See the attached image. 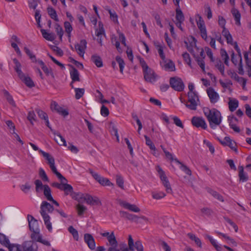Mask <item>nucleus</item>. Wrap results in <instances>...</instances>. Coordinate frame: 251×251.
<instances>
[{"label": "nucleus", "mask_w": 251, "mask_h": 251, "mask_svg": "<svg viewBox=\"0 0 251 251\" xmlns=\"http://www.w3.org/2000/svg\"><path fill=\"white\" fill-rule=\"evenodd\" d=\"M203 112L209 122L210 127L215 129L222 123V116L221 112L215 108L209 109L207 107L203 108Z\"/></svg>", "instance_id": "f257e3e1"}, {"label": "nucleus", "mask_w": 251, "mask_h": 251, "mask_svg": "<svg viewBox=\"0 0 251 251\" xmlns=\"http://www.w3.org/2000/svg\"><path fill=\"white\" fill-rule=\"evenodd\" d=\"M100 234L102 236L106 237L107 238V242L106 245L108 247L107 251H123V249L127 248L126 245L125 243L120 244V248H119V244L116 240L114 231H112L110 233L105 231Z\"/></svg>", "instance_id": "f03ea898"}, {"label": "nucleus", "mask_w": 251, "mask_h": 251, "mask_svg": "<svg viewBox=\"0 0 251 251\" xmlns=\"http://www.w3.org/2000/svg\"><path fill=\"white\" fill-rule=\"evenodd\" d=\"M40 214L42 215L47 229L51 231L52 230L51 223L50 222V217L48 213H52L54 210L53 207L49 202L44 201L42 202L40 207Z\"/></svg>", "instance_id": "7ed1b4c3"}, {"label": "nucleus", "mask_w": 251, "mask_h": 251, "mask_svg": "<svg viewBox=\"0 0 251 251\" xmlns=\"http://www.w3.org/2000/svg\"><path fill=\"white\" fill-rule=\"evenodd\" d=\"M139 60L140 64L143 69L145 80L148 82L154 83L158 77L157 75L153 70L148 67L143 58L139 57Z\"/></svg>", "instance_id": "20e7f679"}, {"label": "nucleus", "mask_w": 251, "mask_h": 251, "mask_svg": "<svg viewBox=\"0 0 251 251\" xmlns=\"http://www.w3.org/2000/svg\"><path fill=\"white\" fill-rule=\"evenodd\" d=\"M195 17L198 27L200 31L201 36L203 39L207 41L208 37L204 22L199 14H197Z\"/></svg>", "instance_id": "39448f33"}, {"label": "nucleus", "mask_w": 251, "mask_h": 251, "mask_svg": "<svg viewBox=\"0 0 251 251\" xmlns=\"http://www.w3.org/2000/svg\"><path fill=\"white\" fill-rule=\"evenodd\" d=\"M54 174L61 181L60 184L59 185L58 189L60 190L64 191L66 195L70 194L73 192V188L71 185L67 183V180L60 173L59 175H58L56 173H54Z\"/></svg>", "instance_id": "423d86ee"}, {"label": "nucleus", "mask_w": 251, "mask_h": 251, "mask_svg": "<svg viewBox=\"0 0 251 251\" xmlns=\"http://www.w3.org/2000/svg\"><path fill=\"white\" fill-rule=\"evenodd\" d=\"M187 95L188 103L185 104L186 106L191 110H196L199 102L197 93L188 92Z\"/></svg>", "instance_id": "0eeeda50"}, {"label": "nucleus", "mask_w": 251, "mask_h": 251, "mask_svg": "<svg viewBox=\"0 0 251 251\" xmlns=\"http://www.w3.org/2000/svg\"><path fill=\"white\" fill-rule=\"evenodd\" d=\"M79 198L78 201L79 202L85 201L87 204L93 205H101V203L99 199L97 197H92L89 195L80 194L78 195Z\"/></svg>", "instance_id": "6e6552de"}, {"label": "nucleus", "mask_w": 251, "mask_h": 251, "mask_svg": "<svg viewBox=\"0 0 251 251\" xmlns=\"http://www.w3.org/2000/svg\"><path fill=\"white\" fill-rule=\"evenodd\" d=\"M156 171H157L160 178L164 186L166 188V191L168 193H172V190L171 187L170 182L165 174V172L162 170L161 168L158 166L156 167Z\"/></svg>", "instance_id": "1a4fd4ad"}, {"label": "nucleus", "mask_w": 251, "mask_h": 251, "mask_svg": "<svg viewBox=\"0 0 251 251\" xmlns=\"http://www.w3.org/2000/svg\"><path fill=\"white\" fill-rule=\"evenodd\" d=\"M170 84L173 89L178 92L182 91L185 87L182 79L177 77L170 78Z\"/></svg>", "instance_id": "9d476101"}, {"label": "nucleus", "mask_w": 251, "mask_h": 251, "mask_svg": "<svg viewBox=\"0 0 251 251\" xmlns=\"http://www.w3.org/2000/svg\"><path fill=\"white\" fill-rule=\"evenodd\" d=\"M39 151L42 153V155L48 161V164L49 165L52 172L54 174L56 173L58 175H60V173L57 170L55 166V161L54 158L49 153L46 152L41 150Z\"/></svg>", "instance_id": "9b49d317"}, {"label": "nucleus", "mask_w": 251, "mask_h": 251, "mask_svg": "<svg viewBox=\"0 0 251 251\" xmlns=\"http://www.w3.org/2000/svg\"><path fill=\"white\" fill-rule=\"evenodd\" d=\"M231 61L235 66H238V73L240 75H243L244 71L242 62L241 55H235L234 53L232 52L231 54Z\"/></svg>", "instance_id": "f8f14e48"}, {"label": "nucleus", "mask_w": 251, "mask_h": 251, "mask_svg": "<svg viewBox=\"0 0 251 251\" xmlns=\"http://www.w3.org/2000/svg\"><path fill=\"white\" fill-rule=\"evenodd\" d=\"M191 122L192 125L198 128L201 127L203 129H206L207 127L204 119L202 117H194L192 118Z\"/></svg>", "instance_id": "ddd939ff"}, {"label": "nucleus", "mask_w": 251, "mask_h": 251, "mask_svg": "<svg viewBox=\"0 0 251 251\" xmlns=\"http://www.w3.org/2000/svg\"><path fill=\"white\" fill-rule=\"evenodd\" d=\"M87 48V42L85 40H80L79 43L75 45V48L78 55L81 57H83Z\"/></svg>", "instance_id": "4468645a"}, {"label": "nucleus", "mask_w": 251, "mask_h": 251, "mask_svg": "<svg viewBox=\"0 0 251 251\" xmlns=\"http://www.w3.org/2000/svg\"><path fill=\"white\" fill-rule=\"evenodd\" d=\"M50 108L52 111H55L59 114L66 117L69 114L68 111L60 106L55 101H52L50 104Z\"/></svg>", "instance_id": "2eb2a0df"}, {"label": "nucleus", "mask_w": 251, "mask_h": 251, "mask_svg": "<svg viewBox=\"0 0 251 251\" xmlns=\"http://www.w3.org/2000/svg\"><path fill=\"white\" fill-rule=\"evenodd\" d=\"M160 64L162 68L166 71H174L175 70V65L174 63L171 60H168L166 58L160 61Z\"/></svg>", "instance_id": "dca6fc26"}, {"label": "nucleus", "mask_w": 251, "mask_h": 251, "mask_svg": "<svg viewBox=\"0 0 251 251\" xmlns=\"http://www.w3.org/2000/svg\"><path fill=\"white\" fill-rule=\"evenodd\" d=\"M119 204L125 208L134 212H139L140 209L135 204H130L126 201H120Z\"/></svg>", "instance_id": "f3484780"}, {"label": "nucleus", "mask_w": 251, "mask_h": 251, "mask_svg": "<svg viewBox=\"0 0 251 251\" xmlns=\"http://www.w3.org/2000/svg\"><path fill=\"white\" fill-rule=\"evenodd\" d=\"M27 220L29 229L31 231H37L40 230L38 227V221L31 215H27Z\"/></svg>", "instance_id": "a211bd4d"}, {"label": "nucleus", "mask_w": 251, "mask_h": 251, "mask_svg": "<svg viewBox=\"0 0 251 251\" xmlns=\"http://www.w3.org/2000/svg\"><path fill=\"white\" fill-rule=\"evenodd\" d=\"M207 93L212 103H216L219 100V94L211 87L207 89Z\"/></svg>", "instance_id": "6ab92c4d"}, {"label": "nucleus", "mask_w": 251, "mask_h": 251, "mask_svg": "<svg viewBox=\"0 0 251 251\" xmlns=\"http://www.w3.org/2000/svg\"><path fill=\"white\" fill-rule=\"evenodd\" d=\"M24 251H37L38 246L37 244L32 241L25 242L23 244Z\"/></svg>", "instance_id": "aec40b11"}, {"label": "nucleus", "mask_w": 251, "mask_h": 251, "mask_svg": "<svg viewBox=\"0 0 251 251\" xmlns=\"http://www.w3.org/2000/svg\"><path fill=\"white\" fill-rule=\"evenodd\" d=\"M85 242L87 244L91 250H94L96 248V243L92 235L89 233H86L84 236Z\"/></svg>", "instance_id": "412c9836"}, {"label": "nucleus", "mask_w": 251, "mask_h": 251, "mask_svg": "<svg viewBox=\"0 0 251 251\" xmlns=\"http://www.w3.org/2000/svg\"><path fill=\"white\" fill-rule=\"evenodd\" d=\"M220 141L222 145L227 146L231 150L237 152V150L235 142L232 141L229 137H226L223 140H220Z\"/></svg>", "instance_id": "4be33fe9"}, {"label": "nucleus", "mask_w": 251, "mask_h": 251, "mask_svg": "<svg viewBox=\"0 0 251 251\" xmlns=\"http://www.w3.org/2000/svg\"><path fill=\"white\" fill-rule=\"evenodd\" d=\"M120 214L121 217L132 221H137L139 218L137 216L124 211H120Z\"/></svg>", "instance_id": "5701e85b"}, {"label": "nucleus", "mask_w": 251, "mask_h": 251, "mask_svg": "<svg viewBox=\"0 0 251 251\" xmlns=\"http://www.w3.org/2000/svg\"><path fill=\"white\" fill-rule=\"evenodd\" d=\"M41 32L43 37L46 40L50 41H53L56 38L55 34L52 32L49 33L45 29H42Z\"/></svg>", "instance_id": "b1692460"}, {"label": "nucleus", "mask_w": 251, "mask_h": 251, "mask_svg": "<svg viewBox=\"0 0 251 251\" xmlns=\"http://www.w3.org/2000/svg\"><path fill=\"white\" fill-rule=\"evenodd\" d=\"M13 62L15 64L14 69L18 74L19 77H23V75L24 74L21 70L22 65L19 61L16 59L14 58L13 59Z\"/></svg>", "instance_id": "393cba45"}, {"label": "nucleus", "mask_w": 251, "mask_h": 251, "mask_svg": "<svg viewBox=\"0 0 251 251\" xmlns=\"http://www.w3.org/2000/svg\"><path fill=\"white\" fill-rule=\"evenodd\" d=\"M228 107L230 111L233 112L238 107L239 102L238 100L231 98H228Z\"/></svg>", "instance_id": "a878e982"}, {"label": "nucleus", "mask_w": 251, "mask_h": 251, "mask_svg": "<svg viewBox=\"0 0 251 251\" xmlns=\"http://www.w3.org/2000/svg\"><path fill=\"white\" fill-rule=\"evenodd\" d=\"M19 78L27 87L31 88L34 86L35 85L33 81L28 76H26L24 74L23 75V77H20Z\"/></svg>", "instance_id": "bb28decb"}, {"label": "nucleus", "mask_w": 251, "mask_h": 251, "mask_svg": "<svg viewBox=\"0 0 251 251\" xmlns=\"http://www.w3.org/2000/svg\"><path fill=\"white\" fill-rule=\"evenodd\" d=\"M222 33L226 39V42L228 44L233 45L234 42L233 41L232 37L229 31L226 28H224V30H223Z\"/></svg>", "instance_id": "cd10ccee"}, {"label": "nucleus", "mask_w": 251, "mask_h": 251, "mask_svg": "<svg viewBox=\"0 0 251 251\" xmlns=\"http://www.w3.org/2000/svg\"><path fill=\"white\" fill-rule=\"evenodd\" d=\"M239 177L240 181L245 182L248 180V176L247 174L244 172V168L242 166L239 167Z\"/></svg>", "instance_id": "c85d7f7f"}, {"label": "nucleus", "mask_w": 251, "mask_h": 251, "mask_svg": "<svg viewBox=\"0 0 251 251\" xmlns=\"http://www.w3.org/2000/svg\"><path fill=\"white\" fill-rule=\"evenodd\" d=\"M70 75L73 82L80 81L79 74L75 68H72V70L70 71Z\"/></svg>", "instance_id": "c756f323"}, {"label": "nucleus", "mask_w": 251, "mask_h": 251, "mask_svg": "<svg viewBox=\"0 0 251 251\" xmlns=\"http://www.w3.org/2000/svg\"><path fill=\"white\" fill-rule=\"evenodd\" d=\"M91 60L98 67H101L103 65L102 59L99 55H93L91 57Z\"/></svg>", "instance_id": "7c9ffc66"}, {"label": "nucleus", "mask_w": 251, "mask_h": 251, "mask_svg": "<svg viewBox=\"0 0 251 251\" xmlns=\"http://www.w3.org/2000/svg\"><path fill=\"white\" fill-rule=\"evenodd\" d=\"M175 161L178 164L180 165V169L183 171L185 174L190 176L192 175L191 171L189 169V168L183 164L182 163L180 162L177 158L175 159Z\"/></svg>", "instance_id": "2f4dec72"}, {"label": "nucleus", "mask_w": 251, "mask_h": 251, "mask_svg": "<svg viewBox=\"0 0 251 251\" xmlns=\"http://www.w3.org/2000/svg\"><path fill=\"white\" fill-rule=\"evenodd\" d=\"M0 243L5 247H8L10 245V241L8 238L4 234L0 233Z\"/></svg>", "instance_id": "473e14b6"}, {"label": "nucleus", "mask_w": 251, "mask_h": 251, "mask_svg": "<svg viewBox=\"0 0 251 251\" xmlns=\"http://www.w3.org/2000/svg\"><path fill=\"white\" fill-rule=\"evenodd\" d=\"M43 191L44 195L47 200H53V198L51 194V189L48 185H44Z\"/></svg>", "instance_id": "72a5a7b5"}, {"label": "nucleus", "mask_w": 251, "mask_h": 251, "mask_svg": "<svg viewBox=\"0 0 251 251\" xmlns=\"http://www.w3.org/2000/svg\"><path fill=\"white\" fill-rule=\"evenodd\" d=\"M231 13L235 20L236 24L237 25H240L241 15L239 11L237 9L233 8L231 10Z\"/></svg>", "instance_id": "f704fd0d"}, {"label": "nucleus", "mask_w": 251, "mask_h": 251, "mask_svg": "<svg viewBox=\"0 0 251 251\" xmlns=\"http://www.w3.org/2000/svg\"><path fill=\"white\" fill-rule=\"evenodd\" d=\"M176 22H183L184 21V16L179 6L176 8Z\"/></svg>", "instance_id": "c9c22d12"}, {"label": "nucleus", "mask_w": 251, "mask_h": 251, "mask_svg": "<svg viewBox=\"0 0 251 251\" xmlns=\"http://www.w3.org/2000/svg\"><path fill=\"white\" fill-rule=\"evenodd\" d=\"M205 237L207 239H208L209 240L211 244L214 247V248L217 251H222V246L221 245H218L216 241H215V240H214L211 236L209 235H206Z\"/></svg>", "instance_id": "e433bc0d"}, {"label": "nucleus", "mask_w": 251, "mask_h": 251, "mask_svg": "<svg viewBox=\"0 0 251 251\" xmlns=\"http://www.w3.org/2000/svg\"><path fill=\"white\" fill-rule=\"evenodd\" d=\"M3 95L10 104H11L13 106H16L15 102L12 96L9 93L8 91H7L6 90H4Z\"/></svg>", "instance_id": "4c0bfd02"}, {"label": "nucleus", "mask_w": 251, "mask_h": 251, "mask_svg": "<svg viewBox=\"0 0 251 251\" xmlns=\"http://www.w3.org/2000/svg\"><path fill=\"white\" fill-rule=\"evenodd\" d=\"M54 140L59 145L67 146L65 139L60 134H56L55 136Z\"/></svg>", "instance_id": "58836bf2"}, {"label": "nucleus", "mask_w": 251, "mask_h": 251, "mask_svg": "<svg viewBox=\"0 0 251 251\" xmlns=\"http://www.w3.org/2000/svg\"><path fill=\"white\" fill-rule=\"evenodd\" d=\"M144 137L146 140V144L147 146H148L150 148V149L153 151V152H152V154L153 155L155 154V151H156V148L154 144H153L152 142L151 141V140L150 139L149 137H148L147 135H145Z\"/></svg>", "instance_id": "ea45409f"}, {"label": "nucleus", "mask_w": 251, "mask_h": 251, "mask_svg": "<svg viewBox=\"0 0 251 251\" xmlns=\"http://www.w3.org/2000/svg\"><path fill=\"white\" fill-rule=\"evenodd\" d=\"M128 244L129 248H125L123 249V251H134V242L132 238L131 235H128Z\"/></svg>", "instance_id": "a19ab883"}, {"label": "nucleus", "mask_w": 251, "mask_h": 251, "mask_svg": "<svg viewBox=\"0 0 251 251\" xmlns=\"http://www.w3.org/2000/svg\"><path fill=\"white\" fill-rule=\"evenodd\" d=\"M220 53H221V57H222L223 60H224L225 64L226 65L228 66L229 56H228L226 51V50L224 49H221L220 50Z\"/></svg>", "instance_id": "79ce46f5"}, {"label": "nucleus", "mask_w": 251, "mask_h": 251, "mask_svg": "<svg viewBox=\"0 0 251 251\" xmlns=\"http://www.w3.org/2000/svg\"><path fill=\"white\" fill-rule=\"evenodd\" d=\"M42 237V235L40 233V230L32 231V233L30 235V237L33 240L36 241L37 242H39Z\"/></svg>", "instance_id": "37998d69"}, {"label": "nucleus", "mask_w": 251, "mask_h": 251, "mask_svg": "<svg viewBox=\"0 0 251 251\" xmlns=\"http://www.w3.org/2000/svg\"><path fill=\"white\" fill-rule=\"evenodd\" d=\"M116 181L117 185L122 189H124V181L122 176L120 175L116 176Z\"/></svg>", "instance_id": "c03bdc74"}, {"label": "nucleus", "mask_w": 251, "mask_h": 251, "mask_svg": "<svg viewBox=\"0 0 251 251\" xmlns=\"http://www.w3.org/2000/svg\"><path fill=\"white\" fill-rule=\"evenodd\" d=\"M48 12L51 19H54L55 21H59L56 12L55 10L52 8H48Z\"/></svg>", "instance_id": "a18cd8bd"}, {"label": "nucleus", "mask_w": 251, "mask_h": 251, "mask_svg": "<svg viewBox=\"0 0 251 251\" xmlns=\"http://www.w3.org/2000/svg\"><path fill=\"white\" fill-rule=\"evenodd\" d=\"M116 60L119 65L120 72L123 74L125 65L124 60L121 57L117 56L116 57Z\"/></svg>", "instance_id": "49530a36"}, {"label": "nucleus", "mask_w": 251, "mask_h": 251, "mask_svg": "<svg viewBox=\"0 0 251 251\" xmlns=\"http://www.w3.org/2000/svg\"><path fill=\"white\" fill-rule=\"evenodd\" d=\"M55 32L59 36L60 40H62V36L63 35V30L62 27L58 24H56L54 25Z\"/></svg>", "instance_id": "de8ad7c7"}, {"label": "nucleus", "mask_w": 251, "mask_h": 251, "mask_svg": "<svg viewBox=\"0 0 251 251\" xmlns=\"http://www.w3.org/2000/svg\"><path fill=\"white\" fill-rule=\"evenodd\" d=\"M34 183L35 185V190L37 193L39 192L40 191L44 189V185L43 184L40 180H36L34 182Z\"/></svg>", "instance_id": "09e8293b"}, {"label": "nucleus", "mask_w": 251, "mask_h": 251, "mask_svg": "<svg viewBox=\"0 0 251 251\" xmlns=\"http://www.w3.org/2000/svg\"><path fill=\"white\" fill-rule=\"evenodd\" d=\"M64 28L69 38H70L71 37V32L73 30V27L71 24L69 22H65L64 23Z\"/></svg>", "instance_id": "8fccbe9b"}, {"label": "nucleus", "mask_w": 251, "mask_h": 251, "mask_svg": "<svg viewBox=\"0 0 251 251\" xmlns=\"http://www.w3.org/2000/svg\"><path fill=\"white\" fill-rule=\"evenodd\" d=\"M75 97L76 99L78 100L80 99L84 93V89L83 88H75Z\"/></svg>", "instance_id": "3c124183"}, {"label": "nucleus", "mask_w": 251, "mask_h": 251, "mask_svg": "<svg viewBox=\"0 0 251 251\" xmlns=\"http://www.w3.org/2000/svg\"><path fill=\"white\" fill-rule=\"evenodd\" d=\"M208 192L212 196H213L215 199H217L219 201L222 202L224 201L223 196L218 192L213 190H210Z\"/></svg>", "instance_id": "603ef678"}, {"label": "nucleus", "mask_w": 251, "mask_h": 251, "mask_svg": "<svg viewBox=\"0 0 251 251\" xmlns=\"http://www.w3.org/2000/svg\"><path fill=\"white\" fill-rule=\"evenodd\" d=\"M217 68L219 70L222 75H225V67L222 62V61L220 60H217L216 64L215 65Z\"/></svg>", "instance_id": "864d4df0"}, {"label": "nucleus", "mask_w": 251, "mask_h": 251, "mask_svg": "<svg viewBox=\"0 0 251 251\" xmlns=\"http://www.w3.org/2000/svg\"><path fill=\"white\" fill-rule=\"evenodd\" d=\"M188 236L192 240L195 241V243L200 248L201 247V240L196 237L195 235L192 233H188Z\"/></svg>", "instance_id": "5fc2aeb1"}, {"label": "nucleus", "mask_w": 251, "mask_h": 251, "mask_svg": "<svg viewBox=\"0 0 251 251\" xmlns=\"http://www.w3.org/2000/svg\"><path fill=\"white\" fill-rule=\"evenodd\" d=\"M69 231L72 234L74 238L76 240L78 241L79 239V236L77 231L74 228L73 226H70L68 228Z\"/></svg>", "instance_id": "6e6d98bb"}, {"label": "nucleus", "mask_w": 251, "mask_h": 251, "mask_svg": "<svg viewBox=\"0 0 251 251\" xmlns=\"http://www.w3.org/2000/svg\"><path fill=\"white\" fill-rule=\"evenodd\" d=\"M219 82L223 88H227L230 91V92H231L230 86L232 85V83L230 80H227L226 82H224L223 81L220 80Z\"/></svg>", "instance_id": "4d7b16f0"}, {"label": "nucleus", "mask_w": 251, "mask_h": 251, "mask_svg": "<svg viewBox=\"0 0 251 251\" xmlns=\"http://www.w3.org/2000/svg\"><path fill=\"white\" fill-rule=\"evenodd\" d=\"M233 75H234V78L239 83L241 84L243 89H245L246 84V79L243 77L238 76L236 74H234Z\"/></svg>", "instance_id": "13d9d810"}, {"label": "nucleus", "mask_w": 251, "mask_h": 251, "mask_svg": "<svg viewBox=\"0 0 251 251\" xmlns=\"http://www.w3.org/2000/svg\"><path fill=\"white\" fill-rule=\"evenodd\" d=\"M99 29H98V28L96 29V31H95L96 35L98 37H100V36H102V35H103L104 33V29H103V27L102 24L101 23H99Z\"/></svg>", "instance_id": "bf43d9fd"}, {"label": "nucleus", "mask_w": 251, "mask_h": 251, "mask_svg": "<svg viewBox=\"0 0 251 251\" xmlns=\"http://www.w3.org/2000/svg\"><path fill=\"white\" fill-rule=\"evenodd\" d=\"M160 147L161 148V149H162L164 153H165V156H166L167 159H169V160H170L171 161H173V160H175V159L176 158H174V156H173V155L172 153H171V152H170L168 151H167L166 150V149L165 148H164L163 146H162V145L160 146Z\"/></svg>", "instance_id": "052dcab7"}, {"label": "nucleus", "mask_w": 251, "mask_h": 251, "mask_svg": "<svg viewBox=\"0 0 251 251\" xmlns=\"http://www.w3.org/2000/svg\"><path fill=\"white\" fill-rule=\"evenodd\" d=\"M24 50L26 53V54L29 57L30 59L32 60V62H36V58L35 55H34L27 47H24Z\"/></svg>", "instance_id": "680f3d73"}, {"label": "nucleus", "mask_w": 251, "mask_h": 251, "mask_svg": "<svg viewBox=\"0 0 251 251\" xmlns=\"http://www.w3.org/2000/svg\"><path fill=\"white\" fill-rule=\"evenodd\" d=\"M99 183L103 186H114V184L108 178L103 177L101 178Z\"/></svg>", "instance_id": "e2e57ef3"}, {"label": "nucleus", "mask_w": 251, "mask_h": 251, "mask_svg": "<svg viewBox=\"0 0 251 251\" xmlns=\"http://www.w3.org/2000/svg\"><path fill=\"white\" fill-rule=\"evenodd\" d=\"M39 175L41 178L44 181H49V178L45 171L42 168L39 169Z\"/></svg>", "instance_id": "0e129e2a"}, {"label": "nucleus", "mask_w": 251, "mask_h": 251, "mask_svg": "<svg viewBox=\"0 0 251 251\" xmlns=\"http://www.w3.org/2000/svg\"><path fill=\"white\" fill-rule=\"evenodd\" d=\"M35 117L36 115L34 111H30L28 112L27 118L32 125L33 124V122L36 121Z\"/></svg>", "instance_id": "69168bd1"}, {"label": "nucleus", "mask_w": 251, "mask_h": 251, "mask_svg": "<svg viewBox=\"0 0 251 251\" xmlns=\"http://www.w3.org/2000/svg\"><path fill=\"white\" fill-rule=\"evenodd\" d=\"M166 196L165 194L163 192H159L158 193H152V197L153 199L159 200L164 198Z\"/></svg>", "instance_id": "338daca9"}, {"label": "nucleus", "mask_w": 251, "mask_h": 251, "mask_svg": "<svg viewBox=\"0 0 251 251\" xmlns=\"http://www.w3.org/2000/svg\"><path fill=\"white\" fill-rule=\"evenodd\" d=\"M9 251H22L20 245L18 244H11L7 247Z\"/></svg>", "instance_id": "774afa93"}]
</instances>
